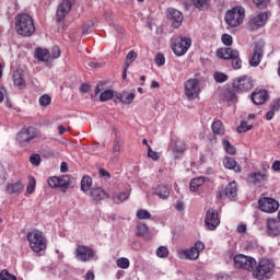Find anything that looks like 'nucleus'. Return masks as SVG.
<instances>
[{
  "label": "nucleus",
  "instance_id": "obj_1",
  "mask_svg": "<svg viewBox=\"0 0 280 280\" xmlns=\"http://www.w3.org/2000/svg\"><path fill=\"white\" fill-rule=\"evenodd\" d=\"M15 32H18L19 36H33L34 32H36L34 19L27 13L18 14L15 16Z\"/></svg>",
  "mask_w": 280,
  "mask_h": 280
},
{
  "label": "nucleus",
  "instance_id": "obj_2",
  "mask_svg": "<svg viewBox=\"0 0 280 280\" xmlns=\"http://www.w3.org/2000/svg\"><path fill=\"white\" fill-rule=\"evenodd\" d=\"M256 267L254 268L253 277L257 280H268L272 279L275 275V261L268 258H261L256 262Z\"/></svg>",
  "mask_w": 280,
  "mask_h": 280
},
{
  "label": "nucleus",
  "instance_id": "obj_3",
  "mask_svg": "<svg viewBox=\"0 0 280 280\" xmlns=\"http://www.w3.org/2000/svg\"><path fill=\"white\" fill-rule=\"evenodd\" d=\"M26 238L30 243V248H32L34 253H40L47 248V240L45 235H43V232L38 230L28 232Z\"/></svg>",
  "mask_w": 280,
  "mask_h": 280
},
{
  "label": "nucleus",
  "instance_id": "obj_4",
  "mask_svg": "<svg viewBox=\"0 0 280 280\" xmlns=\"http://www.w3.org/2000/svg\"><path fill=\"white\" fill-rule=\"evenodd\" d=\"M244 8L236 7L225 13L224 21L228 27H240L244 23Z\"/></svg>",
  "mask_w": 280,
  "mask_h": 280
},
{
  "label": "nucleus",
  "instance_id": "obj_5",
  "mask_svg": "<svg viewBox=\"0 0 280 280\" xmlns=\"http://www.w3.org/2000/svg\"><path fill=\"white\" fill-rule=\"evenodd\" d=\"M171 43L175 56H185L189 51V47H191V38L189 37L174 36Z\"/></svg>",
  "mask_w": 280,
  "mask_h": 280
},
{
  "label": "nucleus",
  "instance_id": "obj_6",
  "mask_svg": "<svg viewBox=\"0 0 280 280\" xmlns=\"http://www.w3.org/2000/svg\"><path fill=\"white\" fill-rule=\"evenodd\" d=\"M37 137H40V131H38L34 127H27L23 128L16 136V141L22 148H25V145H30L34 139H37Z\"/></svg>",
  "mask_w": 280,
  "mask_h": 280
},
{
  "label": "nucleus",
  "instance_id": "obj_7",
  "mask_svg": "<svg viewBox=\"0 0 280 280\" xmlns=\"http://www.w3.org/2000/svg\"><path fill=\"white\" fill-rule=\"evenodd\" d=\"M233 261L235 268L238 270H247L248 272H253V270H255V266H257V260H255V258L244 254L235 255Z\"/></svg>",
  "mask_w": 280,
  "mask_h": 280
},
{
  "label": "nucleus",
  "instance_id": "obj_8",
  "mask_svg": "<svg viewBox=\"0 0 280 280\" xmlns=\"http://www.w3.org/2000/svg\"><path fill=\"white\" fill-rule=\"evenodd\" d=\"M253 86H255V81L248 75L238 77L233 81L235 93H246L252 91Z\"/></svg>",
  "mask_w": 280,
  "mask_h": 280
},
{
  "label": "nucleus",
  "instance_id": "obj_9",
  "mask_svg": "<svg viewBox=\"0 0 280 280\" xmlns=\"http://www.w3.org/2000/svg\"><path fill=\"white\" fill-rule=\"evenodd\" d=\"M187 100H196L200 95V82L198 79H189L184 84Z\"/></svg>",
  "mask_w": 280,
  "mask_h": 280
},
{
  "label": "nucleus",
  "instance_id": "obj_10",
  "mask_svg": "<svg viewBox=\"0 0 280 280\" xmlns=\"http://www.w3.org/2000/svg\"><path fill=\"white\" fill-rule=\"evenodd\" d=\"M217 197L220 200H224V198L237 200V183L231 182L224 188H219Z\"/></svg>",
  "mask_w": 280,
  "mask_h": 280
},
{
  "label": "nucleus",
  "instance_id": "obj_11",
  "mask_svg": "<svg viewBox=\"0 0 280 280\" xmlns=\"http://www.w3.org/2000/svg\"><path fill=\"white\" fill-rule=\"evenodd\" d=\"M166 19L171 22V26L174 30H178L180 25H183V21L185 20V15L178 9L168 8L166 10Z\"/></svg>",
  "mask_w": 280,
  "mask_h": 280
},
{
  "label": "nucleus",
  "instance_id": "obj_12",
  "mask_svg": "<svg viewBox=\"0 0 280 280\" xmlns=\"http://www.w3.org/2000/svg\"><path fill=\"white\" fill-rule=\"evenodd\" d=\"M205 226L208 231H215L220 226V214L218 210L209 209L205 217Z\"/></svg>",
  "mask_w": 280,
  "mask_h": 280
},
{
  "label": "nucleus",
  "instance_id": "obj_13",
  "mask_svg": "<svg viewBox=\"0 0 280 280\" xmlns=\"http://www.w3.org/2000/svg\"><path fill=\"white\" fill-rule=\"evenodd\" d=\"M258 206L260 211H264V213H275L279 211V201L275 198L264 197L258 200Z\"/></svg>",
  "mask_w": 280,
  "mask_h": 280
},
{
  "label": "nucleus",
  "instance_id": "obj_14",
  "mask_svg": "<svg viewBox=\"0 0 280 280\" xmlns=\"http://www.w3.org/2000/svg\"><path fill=\"white\" fill-rule=\"evenodd\" d=\"M267 21H268V13L260 12L257 15H252L249 18L247 27L248 30H250V32H256V30H259V27H264Z\"/></svg>",
  "mask_w": 280,
  "mask_h": 280
},
{
  "label": "nucleus",
  "instance_id": "obj_15",
  "mask_svg": "<svg viewBox=\"0 0 280 280\" xmlns=\"http://www.w3.org/2000/svg\"><path fill=\"white\" fill-rule=\"evenodd\" d=\"M75 257L79 261H91L95 257V250L86 245H79L75 248Z\"/></svg>",
  "mask_w": 280,
  "mask_h": 280
},
{
  "label": "nucleus",
  "instance_id": "obj_16",
  "mask_svg": "<svg viewBox=\"0 0 280 280\" xmlns=\"http://www.w3.org/2000/svg\"><path fill=\"white\" fill-rule=\"evenodd\" d=\"M71 8H73V2L71 0H62L61 3L57 8L56 21L57 23H62L67 14L71 12Z\"/></svg>",
  "mask_w": 280,
  "mask_h": 280
},
{
  "label": "nucleus",
  "instance_id": "obj_17",
  "mask_svg": "<svg viewBox=\"0 0 280 280\" xmlns=\"http://www.w3.org/2000/svg\"><path fill=\"white\" fill-rule=\"evenodd\" d=\"M266 233L268 237H279L280 235V220L276 218H269L266 222Z\"/></svg>",
  "mask_w": 280,
  "mask_h": 280
},
{
  "label": "nucleus",
  "instance_id": "obj_18",
  "mask_svg": "<svg viewBox=\"0 0 280 280\" xmlns=\"http://www.w3.org/2000/svg\"><path fill=\"white\" fill-rule=\"evenodd\" d=\"M264 47L265 44L262 40L255 44L254 52L249 60L252 67H259V62H261V58H264Z\"/></svg>",
  "mask_w": 280,
  "mask_h": 280
},
{
  "label": "nucleus",
  "instance_id": "obj_19",
  "mask_svg": "<svg viewBox=\"0 0 280 280\" xmlns=\"http://www.w3.org/2000/svg\"><path fill=\"white\" fill-rule=\"evenodd\" d=\"M212 130V137L209 138V141L211 143H218V137H224V133L226 132V129H224V124H222V120H214L211 125Z\"/></svg>",
  "mask_w": 280,
  "mask_h": 280
},
{
  "label": "nucleus",
  "instance_id": "obj_20",
  "mask_svg": "<svg viewBox=\"0 0 280 280\" xmlns=\"http://www.w3.org/2000/svg\"><path fill=\"white\" fill-rule=\"evenodd\" d=\"M248 180L252 185H255V187H261V185L268 180V174L266 171L249 173Z\"/></svg>",
  "mask_w": 280,
  "mask_h": 280
},
{
  "label": "nucleus",
  "instance_id": "obj_21",
  "mask_svg": "<svg viewBox=\"0 0 280 280\" xmlns=\"http://www.w3.org/2000/svg\"><path fill=\"white\" fill-rule=\"evenodd\" d=\"M7 191L10 195L14 194H23V189H25V185L23 184L22 179L12 180L11 183H8L5 186Z\"/></svg>",
  "mask_w": 280,
  "mask_h": 280
},
{
  "label": "nucleus",
  "instance_id": "obj_22",
  "mask_svg": "<svg viewBox=\"0 0 280 280\" xmlns=\"http://www.w3.org/2000/svg\"><path fill=\"white\" fill-rule=\"evenodd\" d=\"M90 197L94 202H100L101 200H106V198H108V192L102 187H94L90 191Z\"/></svg>",
  "mask_w": 280,
  "mask_h": 280
},
{
  "label": "nucleus",
  "instance_id": "obj_23",
  "mask_svg": "<svg viewBox=\"0 0 280 280\" xmlns=\"http://www.w3.org/2000/svg\"><path fill=\"white\" fill-rule=\"evenodd\" d=\"M180 259H189L190 261H196L200 257L199 252L195 247L188 249H183L178 253Z\"/></svg>",
  "mask_w": 280,
  "mask_h": 280
},
{
  "label": "nucleus",
  "instance_id": "obj_24",
  "mask_svg": "<svg viewBox=\"0 0 280 280\" xmlns=\"http://www.w3.org/2000/svg\"><path fill=\"white\" fill-rule=\"evenodd\" d=\"M217 56L218 58H221V60H231L232 58H235V56H237V50L231 47L219 48L217 50Z\"/></svg>",
  "mask_w": 280,
  "mask_h": 280
},
{
  "label": "nucleus",
  "instance_id": "obj_25",
  "mask_svg": "<svg viewBox=\"0 0 280 280\" xmlns=\"http://www.w3.org/2000/svg\"><path fill=\"white\" fill-rule=\"evenodd\" d=\"M250 97L252 102L256 104V106H260L261 104L266 103V100H268V92L266 90L253 92Z\"/></svg>",
  "mask_w": 280,
  "mask_h": 280
},
{
  "label": "nucleus",
  "instance_id": "obj_26",
  "mask_svg": "<svg viewBox=\"0 0 280 280\" xmlns=\"http://www.w3.org/2000/svg\"><path fill=\"white\" fill-rule=\"evenodd\" d=\"M186 150H187V144L183 140L176 139L173 148V154L175 159H180V156L185 154Z\"/></svg>",
  "mask_w": 280,
  "mask_h": 280
},
{
  "label": "nucleus",
  "instance_id": "obj_27",
  "mask_svg": "<svg viewBox=\"0 0 280 280\" xmlns=\"http://www.w3.org/2000/svg\"><path fill=\"white\" fill-rule=\"evenodd\" d=\"M223 166L226 170H233V172H235L236 174H240V172H242V166H240V164H237V161H235V159L231 156H225L223 159Z\"/></svg>",
  "mask_w": 280,
  "mask_h": 280
},
{
  "label": "nucleus",
  "instance_id": "obj_28",
  "mask_svg": "<svg viewBox=\"0 0 280 280\" xmlns=\"http://www.w3.org/2000/svg\"><path fill=\"white\" fill-rule=\"evenodd\" d=\"M35 58H37V60H39L40 62H49V58H51V55L49 54L48 49L36 48Z\"/></svg>",
  "mask_w": 280,
  "mask_h": 280
},
{
  "label": "nucleus",
  "instance_id": "obj_29",
  "mask_svg": "<svg viewBox=\"0 0 280 280\" xmlns=\"http://www.w3.org/2000/svg\"><path fill=\"white\" fill-rule=\"evenodd\" d=\"M149 228L145 223H139L137 225V237H143L144 240H152V236L148 233Z\"/></svg>",
  "mask_w": 280,
  "mask_h": 280
},
{
  "label": "nucleus",
  "instance_id": "obj_30",
  "mask_svg": "<svg viewBox=\"0 0 280 280\" xmlns=\"http://www.w3.org/2000/svg\"><path fill=\"white\" fill-rule=\"evenodd\" d=\"M154 194L162 200H167V198H170V188H167V186L159 185L155 187Z\"/></svg>",
  "mask_w": 280,
  "mask_h": 280
},
{
  "label": "nucleus",
  "instance_id": "obj_31",
  "mask_svg": "<svg viewBox=\"0 0 280 280\" xmlns=\"http://www.w3.org/2000/svg\"><path fill=\"white\" fill-rule=\"evenodd\" d=\"M205 185V177L200 176L190 180V191H198Z\"/></svg>",
  "mask_w": 280,
  "mask_h": 280
},
{
  "label": "nucleus",
  "instance_id": "obj_32",
  "mask_svg": "<svg viewBox=\"0 0 280 280\" xmlns=\"http://www.w3.org/2000/svg\"><path fill=\"white\" fill-rule=\"evenodd\" d=\"M92 186H93V179L91 178V176L89 175L83 176V178L81 179V190L86 192L91 189Z\"/></svg>",
  "mask_w": 280,
  "mask_h": 280
},
{
  "label": "nucleus",
  "instance_id": "obj_33",
  "mask_svg": "<svg viewBox=\"0 0 280 280\" xmlns=\"http://www.w3.org/2000/svg\"><path fill=\"white\" fill-rule=\"evenodd\" d=\"M13 84L20 89L25 88V80L23 79V74H21V72L13 73Z\"/></svg>",
  "mask_w": 280,
  "mask_h": 280
},
{
  "label": "nucleus",
  "instance_id": "obj_34",
  "mask_svg": "<svg viewBox=\"0 0 280 280\" xmlns=\"http://www.w3.org/2000/svg\"><path fill=\"white\" fill-rule=\"evenodd\" d=\"M222 145H223V148H224V150H225V152L228 154H232L233 155V154H235L237 152V149H235L233 147V144H231V142L229 140H226V139L222 140Z\"/></svg>",
  "mask_w": 280,
  "mask_h": 280
},
{
  "label": "nucleus",
  "instance_id": "obj_35",
  "mask_svg": "<svg viewBox=\"0 0 280 280\" xmlns=\"http://www.w3.org/2000/svg\"><path fill=\"white\" fill-rule=\"evenodd\" d=\"M69 180L70 177L67 175L59 177L58 187H60L61 189H69V187L71 186V183Z\"/></svg>",
  "mask_w": 280,
  "mask_h": 280
},
{
  "label": "nucleus",
  "instance_id": "obj_36",
  "mask_svg": "<svg viewBox=\"0 0 280 280\" xmlns=\"http://www.w3.org/2000/svg\"><path fill=\"white\" fill-rule=\"evenodd\" d=\"M113 97H115V92H113V90H106L101 93L100 101L108 102V100H113Z\"/></svg>",
  "mask_w": 280,
  "mask_h": 280
},
{
  "label": "nucleus",
  "instance_id": "obj_37",
  "mask_svg": "<svg viewBox=\"0 0 280 280\" xmlns=\"http://www.w3.org/2000/svg\"><path fill=\"white\" fill-rule=\"evenodd\" d=\"M137 60V52L135 50H130L126 56L125 67H130L132 62Z\"/></svg>",
  "mask_w": 280,
  "mask_h": 280
},
{
  "label": "nucleus",
  "instance_id": "obj_38",
  "mask_svg": "<svg viewBox=\"0 0 280 280\" xmlns=\"http://www.w3.org/2000/svg\"><path fill=\"white\" fill-rule=\"evenodd\" d=\"M235 89H228L223 92V100H225V102H233V100H235Z\"/></svg>",
  "mask_w": 280,
  "mask_h": 280
},
{
  "label": "nucleus",
  "instance_id": "obj_39",
  "mask_svg": "<svg viewBox=\"0 0 280 280\" xmlns=\"http://www.w3.org/2000/svg\"><path fill=\"white\" fill-rule=\"evenodd\" d=\"M136 217L138 220H150L152 218V214L148 210L140 209L137 211Z\"/></svg>",
  "mask_w": 280,
  "mask_h": 280
},
{
  "label": "nucleus",
  "instance_id": "obj_40",
  "mask_svg": "<svg viewBox=\"0 0 280 280\" xmlns=\"http://www.w3.org/2000/svg\"><path fill=\"white\" fill-rule=\"evenodd\" d=\"M194 5L198 10H209V0H194Z\"/></svg>",
  "mask_w": 280,
  "mask_h": 280
},
{
  "label": "nucleus",
  "instance_id": "obj_41",
  "mask_svg": "<svg viewBox=\"0 0 280 280\" xmlns=\"http://www.w3.org/2000/svg\"><path fill=\"white\" fill-rule=\"evenodd\" d=\"M116 264L118 268H121L122 270L130 268V260L126 257L119 258Z\"/></svg>",
  "mask_w": 280,
  "mask_h": 280
},
{
  "label": "nucleus",
  "instance_id": "obj_42",
  "mask_svg": "<svg viewBox=\"0 0 280 280\" xmlns=\"http://www.w3.org/2000/svg\"><path fill=\"white\" fill-rule=\"evenodd\" d=\"M213 78L219 84H222V82H226V80H229V75H226L224 72H215Z\"/></svg>",
  "mask_w": 280,
  "mask_h": 280
},
{
  "label": "nucleus",
  "instance_id": "obj_43",
  "mask_svg": "<svg viewBox=\"0 0 280 280\" xmlns=\"http://www.w3.org/2000/svg\"><path fill=\"white\" fill-rule=\"evenodd\" d=\"M233 69H242V59H240V51H236V56L231 58Z\"/></svg>",
  "mask_w": 280,
  "mask_h": 280
},
{
  "label": "nucleus",
  "instance_id": "obj_44",
  "mask_svg": "<svg viewBox=\"0 0 280 280\" xmlns=\"http://www.w3.org/2000/svg\"><path fill=\"white\" fill-rule=\"evenodd\" d=\"M0 280H16V276L10 273V271H8V269H3L0 272Z\"/></svg>",
  "mask_w": 280,
  "mask_h": 280
},
{
  "label": "nucleus",
  "instance_id": "obj_45",
  "mask_svg": "<svg viewBox=\"0 0 280 280\" xmlns=\"http://www.w3.org/2000/svg\"><path fill=\"white\" fill-rule=\"evenodd\" d=\"M167 255H170V249H167V247L160 246L156 249V256L160 257L161 259H165V257H167Z\"/></svg>",
  "mask_w": 280,
  "mask_h": 280
},
{
  "label": "nucleus",
  "instance_id": "obj_46",
  "mask_svg": "<svg viewBox=\"0 0 280 280\" xmlns=\"http://www.w3.org/2000/svg\"><path fill=\"white\" fill-rule=\"evenodd\" d=\"M36 191V179L32 177L26 186V194H34Z\"/></svg>",
  "mask_w": 280,
  "mask_h": 280
},
{
  "label": "nucleus",
  "instance_id": "obj_47",
  "mask_svg": "<svg viewBox=\"0 0 280 280\" xmlns=\"http://www.w3.org/2000/svg\"><path fill=\"white\" fill-rule=\"evenodd\" d=\"M237 132H248V130H253V125H248L246 121H241V125L237 127Z\"/></svg>",
  "mask_w": 280,
  "mask_h": 280
},
{
  "label": "nucleus",
  "instance_id": "obj_48",
  "mask_svg": "<svg viewBox=\"0 0 280 280\" xmlns=\"http://www.w3.org/2000/svg\"><path fill=\"white\" fill-rule=\"evenodd\" d=\"M221 40L225 47H231V45H233V36L229 34H223Z\"/></svg>",
  "mask_w": 280,
  "mask_h": 280
},
{
  "label": "nucleus",
  "instance_id": "obj_49",
  "mask_svg": "<svg viewBox=\"0 0 280 280\" xmlns=\"http://www.w3.org/2000/svg\"><path fill=\"white\" fill-rule=\"evenodd\" d=\"M40 106H49L51 104V96L44 94L39 97Z\"/></svg>",
  "mask_w": 280,
  "mask_h": 280
},
{
  "label": "nucleus",
  "instance_id": "obj_50",
  "mask_svg": "<svg viewBox=\"0 0 280 280\" xmlns=\"http://www.w3.org/2000/svg\"><path fill=\"white\" fill-rule=\"evenodd\" d=\"M256 8H258L259 10H264L266 8H268V3H270V0H253Z\"/></svg>",
  "mask_w": 280,
  "mask_h": 280
},
{
  "label": "nucleus",
  "instance_id": "obj_51",
  "mask_svg": "<svg viewBox=\"0 0 280 280\" xmlns=\"http://www.w3.org/2000/svg\"><path fill=\"white\" fill-rule=\"evenodd\" d=\"M135 102V93H129L124 98H120L121 104H132Z\"/></svg>",
  "mask_w": 280,
  "mask_h": 280
},
{
  "label": "nucleus",
  "instance_id": "obj_52",
  "mask_svg": "<svg viewBox=\"0 0 280 280\" xmlns=\"http://www.w3.org/2000/svg\"><path fill=\"white\" fill-rule=\"evenodd\" d=\"M30 163L32 165H35V167H38L40 165V155L39 154H33L30 156Z\"/></svg>",
  "mask_w": 280,
  "mask_h": 280
},
{
  "label": "nucleus",
  "instance_id": "obj_53",
  "mask_svg": "<svg viewBox=\"0 0 280 280\" xmlns=\"http://www.w3.org/2000/svg\"><path fill=\"white\" fill-rule=\"evenodd\" d=\"M155 65L158 67H163V65H165V56L163 54L159 52L155 56Z\"/></svg>",
  "mask_w": 280,
  "mask_h": 280
},
{
  "label": "nucleus",
  "instance_id": "obj_54",
  "mask_svg": "<svg viewBox=\"0 0 280 280\" xmlns=\"http://www.w3.org/2000/svg\"><path fill=\"white\" fill-rule=\"evenodd\" d=\"M98 175L101 178H104V180H110V172L105 168H98Z\"/></svg>",
  "mask_w": 280,
  "mask_h": 280
},
{
  "label": "nucleus",
  "instance_id": "obj_55",
  "mask_svg": "<svg viewBox=\"0 0 280 280\" xmlns=\"http://www.w3.org/2000/svg\"><path fill=\"white\" fill-rule=\"evenodd\" d=\"M129 197H130V192H118L116 195V200L118 202H125V200H128Z\"/></svg>",
  "mask_w": 280,
  "mask_h": 280
},
{
  "label": "nucleus",
  "instance_id": "obj_56",
  "mask_svg": "<svg viewBox=\"0 0 280 280\" xmlns=\"http://www.w3.org/2000/svg\"><path fill=\"white\" fill-rule=\"evenodd\" d=\"M148 156L149 159H152L153 161H159V153L152 150V147L148 145Z\"/></svg>",
  "mask_w": 280,
  "mask_h": 280
},
{
  "label": "nucleus",
  "instance_id": "obj_57",
  "mask_svg": "<svg viewBox=\"0 0 280 280\" xmlns=\"http://www.w3.org/2000/svg\"><path fill=\"white\" fill-rule=\"evenodd\" d=\"M121 145H124V143L121 141L115 140L114 144H113V153L118 154V152L121 151Z\"/></svg>",
  "mask_w": 280,
  "mask_h": 280
},
{
  "label": "nucleus",
  "instance_id": "obj_58",
  "mask_svg": "<svg viewBox=\"0 0 280 280\" xmlns=\"http://www.w3.org/2000/svg\"><path fill=\"white\" fill-rule=\"evenodd\" d=\"M58 183H59V177H50V178H48V185H49V187H51V188H56V187H58Z\"/></svg>",
  "mask_w": 280,
  "mask_h": 280
},
{
  "label": "nucleus",
  "instance_id": "obj_59",
  "mask_svg": "<svg viewBox=\"0 0 280 280\" xmlns=\"http://www.w3.org/2000/svg\"><path fill=\"white\" fill-rule=\"evenodd\" d=\"M51 58L56 59V58H60V47L58 46H54L51 49Z\"/></svg>",
  "mask_w": 280,
  "mask_h": 280
},
{
  "label": "nucleus",
  "instance_id": "obj_60",
  "mask_svg": "<svg viewBox=\"0 0 280 280\" xmlns=\"http://www.w3.org/2000/svg\"><path fill=\"white\" fill-rule=\"evenodd\" d=\"M5 180H8V178L5 177V168L0 165V185H3Z\"/></svg>",
  "mask_w": 280,
  "mask_h": 280
},
{
  "label": "nucleus",
  "instance_id": "obj_61",
  "mask_svg": "<svg viewBox=\"0 0 280 280\" xmlns=\"http://www.w3.org/2000/svg\"><path fill=\"white\" fill-rule=\"evenodd\" d=\"M192 248H196V250H198L200 254L202 250H205V243H202V241H198Z\"/></svg>",
  "mask_w": 280,
  "mask_h": 280
},
{
  "label": "nucleus",
  "instance_id": "obj_62",
  "mask_svg": "<svg viewBox=\"0 0 280 280\" xmlns=\"http://www.w3.org/2000/svg\"><path fill=\"white\" fill-rule=\"evenodd\" d=\"M217 280H231V277L225 272H220L217 275Z\"/></svg>",
  "mask_w": 280,
  "mask_h": 280
},
{
  "label": "nucleus",
  "instance_id": "obj_63",
  "mask_svg": "<svg viewBox=\"0 0 280 280\" xmlns=\"http://www.w3.org/2000/svg\"><path fill=\"white\" fill-rule=\"evenodd\" d=\"M279 109H280V101H276V102L271 105L270 110H272L273 113H277V112H279Z\"/></svg>",
  "mask_w": 280,
  "mask_h": 280
},
{
  "label": "nucleus",
  "instance_id": "obj_64",
  "mask_svg": "<svg viewBox=\"0 0 280 280\" xmlns=\"http://www.w3.org/2000/svg\"><path fill=\"white\" fill-rule=\"evenodd\" d=\"M271 168L273 170V172H279L280 171V161H275L272 163Z\"/></svg>",
  "mask_w": 280,
  "mask_h": 280
}]
</instances>
